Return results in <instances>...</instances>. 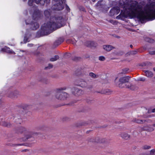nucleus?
<instances>
[{
	"label": "nucleus",
	"mask_w": 155,
	"mask_h": 155,
	"mask_svg": "<svg viewBox=\"0 0 155 155\" xmlns=\"http://www.w3.org/2000/svg\"><path fill=\"white\" fill-rule=\"evenodd\" d=\"M53 66L51 64H49L48 66L46 67L45 68V70L50 69L53 68Z\"/></svg>",
	"instance_id": "obj_32"
},
{
	"label": "nucleus",
	"mask_w": 155,
	"mask_h": 155,
	"mask_svg": "<svg viewBox=\"0 0 155 155\" xmlns=\"http://www.w3.org/2000/svg\"><path fill=\"white\" fill-rule=\"evenodd\" d=\"M85 72L84 71L81 69H77L75 72V74L77 77H84Z\"/></svg>",
	"instance_id": "obj_13"
},
{
	"label": "nucleus",
	"mask_w": 155,
	"mask_h": 155,
	"mask_svg": "<svg viewBox=\"0 0 155 155\" xmlns=\"http://www.w3.org/2000/svg\"><path fill=\"white\" fill-rule=\"evenodd\" d=\"M24 145V143H11L9 144L10 146L16 147L19 146H22Z\"/></svg>",
	"instance_id": "obj_24"
},
{
	"label": "nucleus",
	"mask_w": 155,
	"mask_h": 155,
	"mask_svg": "<svg viewBox=\"0 0 155 155\" xmlns=\"http://www.w3.org/2000/svg\"><path fill=\"white\" fill-rule=\"evenodd\" d=\"M154 130V128L151 126L148 127L146 129V130L148 132H152Z\"/></svg>",
	"instance_id": "obj_34"
},
{
	"label": "nucleus",
	"mask_w": 155,
	"mask_h": 155,
	"mask_svg": "<svg viewBox=\"0 0 155 155\" xmlns=\"http://www.w3.org/2000/svg\"><path fill=\"white\" fill-rule=\"evenodd\" d=\"M140 117H142L143 118H147L150 117H151V116L150 115H147L146 114H143V115H141ZM140 117V116H138V117Z\"/></svg>",
	"instance_id": "obj_33"
},
{
	"label": "nucleus",
	"mask_w": 155,
	"mask_h": 155,
	"mask_svg": "<svg viewBox=\"0 0 155 155\" xmlns=\"http://www.w3.org/2000/svg\"><path fill=\"white\" fill-rule=\"evenodd\" d=\"M126 0H120V4L123 5H125L124 1H125Z\"/></svg>",
	"instance_id": "obj_41"
},
{
	"label": "nucleus",
	"mask_w": 155,
	"mask_h": 155,
	"mask_svg": "<svg viewBox=\"0 0 155 155\" xmlns=\"http://www.w3.org/2000/svg\"><path fill=\"white\" fill-rule=\"evenodd\" d=\"M28 46L29 47H31L33 46V44H28Z\"/></svg>",
	"instance_id": "obj_47"
},
{
	"label": "nucleus",
	"mask_w": 155,
	"mask_h": 155,
	"mask_svg": "<svg viewBox=\"0 0 155 155\" xmlns=\"http://www.w3.org/2000/svg\"><path fill=\"white\" fill-rule=\"evenodd\" d=\"M18 131L19 132L22 133L26 131V129L23 127H21L18 128Z\"/></svg>",
	"instance_id": "obj_27"
},
{
	"label": "nucleus",
	"mask_w": 155,
	"mask_h": 155,
	"mask_svg": "<svg viewBox=\"0 0 155 155\" xmlns=\"http://www.w3.org/2000/svg\"><path fill=\"white\" fill-rule=\"evenodd\" d=\"M150 155H155V150L153 149L151 150Z\"/></svg>",
	"instance_id": "obj_40"
},
{
	"label": "nucleus",
	"mask_w": 155,
	"mask_h": 155,
	"mask_svg": "<svg viewBox=\"0 0 155 155\" xmlns=\"http://www.w3.org/2000/svg\"><path fill=\"white\" fill-rule=\"evenodd\" d=\"M120 11L118 10H117L115 8H114L111 9L110 12L111 13H114V14H117L119 13Z\"/></svg>",
	"instance_id": "obj_25"
},
{
	"label": "nucleus",
	"mask_w": 155,
	"mask_h": 155,
	"mask_svg": "<svg viewBox=\"0 0 155 155\" xmlns=\"http://www.w3.org/2000/svg\"><path fill=\"white\" fill-rule=\"evenodd\" d=\"M130 47L131 48H132V47H133V46L132 45H130Z\"/></svg>",
	"instance_id": "obj_55"
},
{
	"label": "nucleus",
	"mask_w": 155,
	"mask_h": 155,
	"mask_svg": "<svg viewBox=\"0 0 155 155\" xmlns=\"http://www.w3.org/2000/svg\"><path fill=\"white\" fill-rule=\"evenodd\" d=\"M63 19L61 17H51L50 21L46 24H44L41 27L44 32L51 29L56 30L62 26V23Z\"/></svg>",
	"instance_id": "obj_1"
},
{
	"label": "nucleus",
	"mask_w": 155,
	"mask_h": 155,
	"mask_svg": "<svg viewBox=\"0 0 155 155\" xmlns=\"http://www.w3.org/2000/svg\"><path fill=\"white\" fill-rule=\"evenodd\" d=\"M145 40L146 41L149 42L150 43H153L154 41H153V40L151 39L150 38H147L145 39Z\"/></svg>",
	"instance_id": "obj_38"
},
{
	"label": "nucleus",
	"mask_w": 155,
	"mask_h": 155,
	"mask_svg": "<svg viewBox=\"0 0 155 155\" xmlns=\"http://www.w3.org/2000/svg\"><path fill=\"white\" fill-rule=\"evenodd\" d=\"M134 80L135 81L138 83L144 82L146 80L144 78H135Z\"/></svg>",
	"instance_id": "obj_22"
},
{
	"label": "nucleus",
	"mask_w": 155,
	"mask_h": 155,
	"mask_svg": "<svg viewBox=\"0 0 155 155\" xmlns=\"http://www.w3.org/2000/svg\"><path fill=\"white\" fill-rule=\"evenodd\" d=\"M3 125L4 127H10L12 126L11 124L9 122H3Z\"/></svg>",
	"instance_id": "obj_23"
},
{
	"label": "nucleus",
	"mask_w": 155,
	"mask_h": 155,
	"mask_svg": "<svg viewBox=\"0 0 155 155\" xmlns=\"http://www.w3.org/2000/svg\"><path fill=\"white\" fill-rule=\"evenodd\" d=\"M146 122H151V120H150L140 119L136 118H133L131 120V122L138 124H143Z\"/></svg>",
	"instance_id": "obj_11"
},
{
	"label": "nucleus",
	"mask_w": 155,
	"mask_h": 155,
	"mask_svg": "<svg viewBox=\"0 0 155 155\" xmlns=\"http://www.w3.org/2000/svg\"><path fill=\"white\" fill-rule=\"evenodd\" d=\"M103 48L104 50L107 51H109L114 48L113 46L109 45H104Z\"/></svg>",
	"instance_id": "obj_16"
},
{
	"label": "nucleus",
	"mask_w": 155,
	"mask_h": 155,
	"mask_svg": "<svg viewBox=\"0 0 155 155\" xmlns=\"http://www.w3.org/2000/svg\"><path fill=\"white\" fill-rule=\"evenodd\" d=\"M131 76H126V77L125 78H131Z\"/></svg>",
	"instance_id": "obj_54"
},
{
	"label": "nucleus",
	"mask_w": 155,
	"mask_h": 155,
	"mask_svg": "<svg viewBox=\"0 0 155 155\" xmlns=\"http://www.w3.org/2000/svg\"><path fill=\"white\" fill-rule=\"evenodd\" d=\"M2 51L6 52L8 53L12 54H15V52L13 51L12 50L10 49V48H8L6 47L3 48H2Z\"/></svg>",
	"instance_id": "obj_17"
},
{
	"label": "nucleus",
	"mask_w": 155,
	"mask_h": 155,
	"mask_svg": "<svg viewBox=\"0 0 155 155\" xmlns=\"http://www.w3.org/2000/svg\"><path fill=\"white\" fill-rule=\"evenodd\" d=\"M76 58L77 59V60H79L80 59H81V58H80V57H76Z\"/></svg>",
	"instance_id": "obj_52"
},
{
	"label": "nucleus",
	"mask_w": 155,
	"mask_h": 155,
	"mask_svg": "<svg viewBox=\"0 0 155 155\" xmlns=\"http://www.w3.org/2000/svg\"><path fill=\"white\" fill-rule=\"evenodd\" d=\"M120 135L123 139L126 140H129L130 138V135L126 132L121 133Z\"/></svg>",
	"instance_id": "obj_15"
},
{
	"label": "nucleus",
	"mask_w": 155,
	"mask_h": 155,
	"mask_svg": "<svg viewBox=\"0 0 155 155\" xmlns=\"http://www.w3.org/2000/svg\"><path fill=\"white\" fill-rule=\"evenodd\" d=\"M28 38L26 36H25L24 39V42L25 43H26L28 41Z\"/></svg>",
	"instance_id": "obj_42"
},
{
	"label": "nucleus",
	"mask_w": 155,
	"mask_h": 155,
	"mask_svg": "<svg viewBox=\"0 0 155 155\" xmlns=\"http://www.w3.org/2000/svg\"><path fill=\"white\" fill-rule=\"evenodd\" d=\"M153 70L154 71H155V68H153Z\"/></svg>",
	"instance_id": "obj_59"
},
{
	"label": "nucleus",
	"mask_w": 155,
	"mask_h": 155,
	"mask_svg": "<svg viewBox=\"0 0 155 155\" xmlns=\"http://www.w3.org/2000/svg\"><path fill=\"white\" fill-rule=\"evenodd\" d=\"M147 65L145 63H144L143 64V65H142V66H145V65Z\"/></svg>",
	"instance_id": "obj_53"
},
{
	"label": "nucleus",
	"mask_w": 155,
	"mask_h": 155,
	"mask_svg": "<svg viewBox=\"0 0 155 155\" xmlns=\"http://www.w3.org/2000/svg\"><path fill=\"white\" fill-rule=\"evenodd\" d=\"M37 81L41 83L45 84H48L49 82V81L47 78H38Z\"/></svg>",
	"instance_id": "obj_18"
},
{
	"label": "nucleus",
	"mask_w": 155,
	"mask_h": 155,
	"mask_svg": "<svg viewBox=\"0 0 155 155\" xmlns=\"http://www.w3.org/2000/svg\"><path fill=\"white\" fill-rule=\"evenodd\" d=\"M34 1H35V3L37 4L40 3L41 4L43 5L45 4V2L46 3H48L50 0H40V1L39 0H34ZM33 0H29L28 4L30 6H31L33 5Z\"/></svg>",
	"instance_id": "obj_12"
},
{
	"label": "nucleus",
	"mask_w": 155,
	"mask_h": 155,
	"mask_svg": "<svg viewBox=\"0 0 155 155\" xmlns=\"http://www.w3.org/2000/svg\"><path fill=\"white\" fill-rule=\"evenodd\" d=\"M129 82V78H115L114 80L115 85L119 88L126 87L132 90L138 89L137 86L132 84Z\"/></svg>",
	"instance_id": "obj_2"
},
{
	"label": "nucleus",
	"mask_w": 155,
	"mask_h": 155,
	"mask_svg": "<svg viewBox=\"0 0 155 155\" xmlns=\"http://www.w3.org/2000/svg\"><path fill=\"white\" fill-rule=\"evenodd\" d=\"M128 70V68H125L122 70V71L120 72L118 74H125Z\"/></svg>",
	"instance_id": "obj_28"
},
{
	"label": "nucleus",
	"mask_w": 155,
	"mask_h": 155,
	"mask_svg": "<svg viewBox=\"0 0 155 155\" xmlns=\"http://www.w3.org/2000/svg\"><path fill=\"white\" fill-rule=\"evenodd\" d=\"M44 14L45 16L47 17H49L50 15V12L48 10H45L44 12Z\"/></svg>",
	"instance_id": "obj_31"
},
{
	"label": "nucleus",
	"mask_w": 155,
	"mask_h": 155,
	"mask_svg": "<svg viewBox=\"0 0 155 155\" xmlns=\"http://www.w3.org/2000/svg\"><path fill=\"white\" fill-rule=\"evenodd\" d=\"M100 1H99L97 2V4L98 6H99L101 5V4H100Z\"/></svg>",
	"instance_id": "obj_50"
},
{
	"label": "nucleus",
	"mask_w": 155,
	"mask_h": 155,
	"mask_svg": "<svg viewBox=\"0 0 155 155\" xmlns=\"http://www.w3.org/2000/svg\"><path fill=\"white\" fill-rule=\"evenodd\" d=\"M151 148V146H148L147 145H144L143 147V149L144 150H147L150 149Z\"/></svg>",
	"instance_id": "obj_39"
},
{
	"label": "nucleus",
	"mask_w": 155,
	"mask_h": 155,
	"mask_svg": "<svg viewBox=\"0 0 155 155\" xmlns=\"http://www.w3.org/2000/svg\"><path fill=\"white\" fill-rule=\"evenodd\" d=\"M145 75L147 77H152L153 76V74L152 72L149 71H144Z\"/></svg>",
	"instance_id": "obj_20"
},
{
	"label": "nucleus",
	"mask_w": 155,
	"mask_h": 155,
	"mask_svg": "<svg viewBox=\"0 0 155 155\" xmlns=\"http://www.w3.org/2000/svg\"><path fill=\"white\" fill-rule=\"evenodd\" d=\"M89 76L93 78H95L96 77H97L99 76L97 74H96L93 72H90L89 73Z\"/></svg>",
	"instance_id": "obj_30"
},
{
	"label": "nucleus",
	"mask_w": 155,
	"mask_h": 155,
	"mask_svg": "<svg viewBox=\"0 0 155 155\" xmlns=\"http://www.w3.org/2000/svg\"><path fill=\"white\" fill-rule=\"evenodd\" d=\"M146 111L147 109L145 108H143L140 110V113L143 114Z\"/></svg>",
	"instance_id": "obj_37"
},
{
	"label": "nucleus",
	"mask_w": 155,
	"mask_h": 155,
	"mask_svg": "<svg viewBox=\"0 0 155 155\" xmlns=\"http://www.w3.org/2000/svg\"><path fill=\"white\" fill-rule=\"evenodd\" d=\"M69 96L67 93L62 91L60 89H57L55 94V97L59 100H64Z\"/></svg>",
	"instance_id": "obj_5"
},
{
	"label": "nucleus",
	"mask_w": 155,
	"mask_h": 155,
	"mask_svg": "<svg viewBox=\"0 0 155 155\" xmlns=\"http://www.w3.org/2000/svg\"><path fill=\"white\" fill-rule=\"evenodd\" d=\"M87 87V89H88L90 90L92 88V86H91V85H90V86H88V87Z\"/></svg>",
	"instance_id": "obj_46"
},
{
	"label": "nucleus",
	"mask_w": 155,
	"mask_h": 155,
	"mask_svg": "<svg viewBox=\"0 0 155 155\" xmlns=\"http://www.w3.org/2000/svg\"><path fill=\"white\" fill-rule=\"evenodd\" d=\"M67 43H70L71 42V41L70 39H68L66 41Z\"/></svg>",
	"instance_id": "obj_48"
},
{
	"label": "nucleus",
	"mask_w": 155,
	"mask_h": 155,
	"mask_svg": "<svg viewBox=\"0 0 155 155\" xmlns=\"http://www.w3.org/2000/svg\"><path fill=\"white\" fill-rule=\"evenodd\" d=\"M151 112L152 113L155 112V108L152 110Z\"/></svg>",
	"instance_id": "obj_49"
},
{
	"label": "nucleus",
	"mask_w": 155,
	"mask_h": 155,
	"mask_svg": "<svg viewBox=\"0 0 155 155\" xmlns=\"http://www.w3.org/2000/svg\"><path fill=\"white\" fill-rule=\"evenodd\" d=\"M40 134L39 133L33 132H30L29 134H28L26 135L25 137H23L20 139V141L21 142H25L29 138H30L32 135H38Z\"/></svg>",
	"instance_id": "obj_9"
},
{
	"label": "nucleus",
	"mask_w": 155,
	"mask_h": 155,
	"mask_svg": "<svg viewBox=\"0 0 155 155\" xmlns=\"http://www.w3.org/2000/svg\"><path fill=\"white\" fill-rule=\"evenodd\" d=\"M72 94L76 96H79L84 94V91L78 87H74L72 88Z\"/></svg>",
	"instance_id": "obj_6"
},
{
	"label": "nucleus",
	"mask_w": 155,
	"mask_h": 155,
	"mask_svg": "<svg viewBox=\"0 0 155 155\" xmlns=\"http://www.w3.org/2000/svg\"><path fill=\"white\" fill-rule=\"evenodd\" d=\"M59 57L58 55H55L51 58L50 60L51 61H54L59 59Z\"/></svg>",
	"instance_id": "obj_21"
},
{
	"label": "nucleus",
	"mask_w": 155,
	"mask_h": 155,
	"mask_svg": "<svg viewBox=\"0 0 155 155\" xmlns=\"http://www.w3.org/2000/svg\"><path fill=\"white\" fill-rule=\"evenodd\" d=\"M98 59L101 61H104L105 60V58L103 56H101L99 57Z\"/></svg>",
	"instance_id": "obj_36"
},
{
	"label": "nucleus",
	"mask_w": 155,
	"mask_h": 155,
	"mask_svg": "<svg viewBox=\"0 0 155 155\" xmlns=\"http://www.w3.org/2000/svg\"><path fill=\"white\" fill-rule=\"evenodd\" d=\"M69 119V118L67 117H64L63 118V121H67Z\"/></svg>",
	"instance_id": "obj_43"
},
{
	"label": "nucleus",
	"mask_w": 155,
	"mask_h": 155,
	"mask_svg": "<svg viewBox=\"0 0 155 155\" xmlns=\"http://www.w3.org/2000/svg\"><path fill=\"white\" fill-rule=\"evenodd\" d=\"M137 53V51H132L131 52V54H136Z\"/></svg>",
	"instance_id": "obj_44"
},
{
	"label": "nucleus",
	"mask_w": 155,
	"mask_h": 155,
	"mask_svg": "<svg viewBox=\"0 0 155 155\" xmlns=\"http://www.w3.org/2000/svg\"><path fill=\"white\" fill-rule=\"evenodd\" d=\"M8 95L9 97L12 98H14L18 97L20 95V94L18 91L15 90L8 92Z\"/></svg>",
	"instance_id": "obj_10"
},
{
	"label": "nucleus",
	"mask_w": 155,
	"mask_h": 155,
	"mask_svg": "<svg viewBox=\"0 0 155 155\" xmlns=\"http://www.w3.org/2000/svg\"><path fill=\"white\" fill-rule=\"evenodd\" d=\"M92 1L93 2H94L96 0H92Z\"/></svg>",
	"instance_id": "obj_58"
},
{
	"label": "nucleus",
	"mask_w": 155,
	"mask_h": 155,
	"mask_svg": "<svg viewBox=\"0 0 155 155\" xmlns=\"http://www.w3.org/2000/svg\"><path fill=\"white\" fill-rule=\"evenodd\" d=\"M53 1L56 3L57 7L56 8L53 7V8L58 10H61L64 8L63 4L65 2L64 0H53Z\"/></svg>",
	"instance_id": "obj_8"
},
{
	"label": "nucleus",
	"mask_w": 155,
	"mask_h": 155,
	"mask_svg": "<svg viewBox=\"0 0 155 155\" xmlns=\"http://www.w3.org/2000/svg\"><path fill=\"white\" fill-rule=\"evenodd\" d=\"M153 127H155V124H153Z\"/></svg>",
	"instance_id": "obj_56"
},
{
	"label": "nucleus",
	"mask_w": 155,
	"mask_h": 155,
	"mask_svg": "<svg viewBox=\"0 0 155 155\" xmlns=\"http://www.w3.org/2000/svg\"><path fill=\"white\" fill-rule=\"evenodd\" d=\"M31 28L33 30H36L39 27V25L37 23H33L31 24Z\"/></svg>",
	"instance_id": "obj_19"
},
{
	"label": "nucleus",
	"mask_w": 155,
	"mask_h": 155,
	"mask_svg": "<svg viewBox=\"0 0 155 155\" xmlns=\"http://www.w3.org/2000/svg\"><path fill=\"white\" fill-rule=\"evenodd\" d=\"M74 84L80 86L82 87H86L87 86V82L82 78H78L74 82Z\"/></svg>",
	"instance_id": "obj_7"
},
{
	"label": "nucleus",
	"mask_w": 155,
	"mask_h": 155,
	"mask_svg": "<svg viewBox=\"0 0 155 155\" xmlns=\"http://www.w3.org/2000/svg\"><path fill=\"white\" fill-rule=\"evenodd\" d=\"M113 92V91L107 89H102L101 91H97V92L102 94L110 95L112 94Z\"/></svg>",
	"instance_id": "obj_14"
},
{
	"label": "nucleus",
	"mask_w": 155,
	"mask_h": 155,
	"mask_svg": "<svg viewBox=\"0 0 155 155\" xmlns=\"http://www.w3.org/2000/svg\"><path fill=\"white\" fill-rule=\"evenodd\" d=\"M28 151V150L25 149V150H22V152H26V151Z\"/></svg>",
	"instance_id": "obj_51"
},
{
	"label": "nucleus",
	"mask_w": 155,
	"mask_h": 155,
	"mask_svg": "<svg viewBox=\"0 0 155 155\" xmlns=\"http://www.w3.org/2000/svg\"><path fill=\"white\" fill-rule=\"evenodd\" d=\"M85 111V110H83V111L84 112V111Z\"/></svg>",
	"instance_id": "obj_60"
},
{
	"label": "nucleus",
	"mask_w": 155,
	"mask_h": 155,
	"mask_svg": "<svg viewBox=\"0 0 155 155\" xmlns=\"http://www.w3.org/2000/svg\"><path fill=\"white\" fill-rule=\"evenodd\" d=\"M140 155H149V154L147 153H140Z\"/></svg>",
	"instance_id": "obj_45"
},
{
	"label": "nucleus",
	"mask_w": 155,
	"mask_h": 155,
	"mask_svg": "<svg viewBox=\"0 0 155 155\" xmlns=\"http://www.w3.org/2000/svg\"><path fill=\"white\" fill-rule=\"evenodd\" d=\"M150 113V112H149V110H148V111H147V113H148V114H149V113Z\"/></svg>",
	"instance_id": "obj_57"
},
{
	"label": "nucleus",
	"mask_w": 155,
	"mask_h": 155,
	"mask_svg": "<svg viewBox=\"0 0 155 155\" xmlns=\"http://www.w3.org/2000/svg\"><path fill=\"white\" fill-rule=\"evenodd\" d=\"M153 3L147 4L144 7V20H152L155 18V9Z\"/></svg>",
	"instance_id": "obj_3"
},
{
	"label": "nucleus",
	"mask_w": 155,
	"mask_h": 155,
	"mask_svg": "<svg viewBox=\"0 0 155 155\" xmlns=\"http://www.w3.org/2000/svg\"><path fill=\"white\" fill-rule=\"evenodd\" d=\"M64 40L62 39L61 41H60L59 40L56 41L54 43V44L55 45H60L61 42L63 41Z\"/></svg>",
	"instance_id": "obj_29"
},
{
	"label": "nucleus",
	"mask_w": 155,
	"mask_h": 155,
	"mask_svg": "<svg viewBox=\"0 0 155 155\" xmlns=\"http://www.w3.org/2000/svg\"><path fill=\"white\" fill-rule=\"evenodd\" d=\"M103 83L104 84H107L108 83H109L110 81L107 78H104L103 79Z\"/></svg>",
	"instance_id": "obj_35"
},
{
	"label": "nucleus",
	"mask_w": 155,
	"mask_h": 155,
	"mask_svg": "<svg viewBox=\"0 0 155 155\" xmlns=\"http://www.w3.org/2000/svg\"><path fill=\"white\" fill-rule=\"evenodd\" d=\"M88 140L89 141L94 143H100L104 144H108L109 143L111 140L109 139L100 138L98 137H90L88 138Z\"/></svg>",
	"instance_id": "obj_4"
},
{
	"label": "nucleus",
	"mask_w": 155,
	"mask_h": 155,
	"mask_svg": "<svg viewBox=\"0 0 155 155\" xmlns=\"http://www.w3.org/2000/svg\"><path fill=\"white\" fill-rule=\"evenodd\" d=\"M86 102L88 104H91L94 102V100L91 98H87L86 99Z\"/></svg>",
	"instance_id": "obj_26"
}]
</instances>
